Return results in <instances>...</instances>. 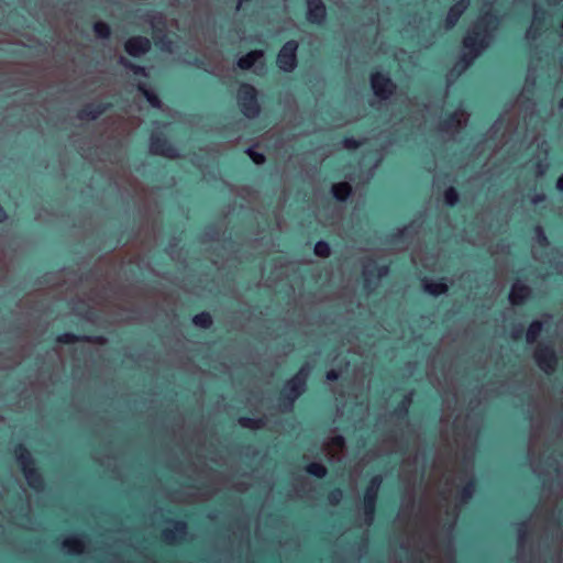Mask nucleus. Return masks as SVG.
<instances>
[{"instance_id": "cd10ccee", "label": "nucleus", "mask_w": 563, "mask_h": 563, "mask_svg": "<svg viewBox=\"0 0 563 563\" xmlns=\"http://www.w3.org/2000/svg\"><path fill=\"white\" fill-rule=\"evenodd\" d=\"M305 471L317 478H323L327 475V468L323 464L311 462L306 465Z\"/></svg>"}, {"instance_id": "7c9ffc66", "label": "nucleus", "mask_w": 563, "mask_h": 563, "mask_svg": "<svg viewBox=\"0 0 563 563\" xmlns=\"http://www.w3.org/2000/svg\"><path fill=\"white\" fill-rule=\"evenodd\" d=\"M120 64L123 65L125 68L130 69L135 76H143V77L147 76V71H146L145 67L134 64L124 57L120 58Z\"/></svg>"}, {"instance_id": "39448f33", "label": "nucleus", "mask_w": 563, "mask_h": 563, "mask_svg": "<svg viewBox=\"0 0 563 563\" xmlns=\"http://www.w3.org/2000/svg\"><path fill=\"white\" fill-rule=\"evenodd\" d=\"M388 264L379 265L375 258L368 256L363 260V289L372 292L378 285V282L389 274Z\"/></svg>"}, {"instance_id": "4be33fe9", "label": "nucleus", "mask_w": 563, "mask_h": 563, "mask_svg": "<svg viewBox=\"0 0 563 563\" xmlns=\"http://www.w3.org/2000/svg\"><path fill=\"white\" fill-rule=\"evenodd\" d=\"M154 42L157 48H159L162 52L170 53L173 49V41L166 33L158 34L155 32Z\"/></svg>"}, {"instance_id": "f704fd0d", "label": "nucleus", "mask_w": 563, "mask_h": 563, "mask_svg": "<svg viewBox=\"0 0 563 563\" xmlns=\"http://www.w3.org/2000/svg\"><path fill=\"white\" fill-rule=\"evenodd\" d=\"M411 402L410 396H406L404 400L396 407L395 415L399 418L407 416L408 406Z\"/></svg>"}, {"instance_id": "603ef678", "label": "nucleus", "mask_w": 563, "mask_h": 563, "mask_svg": "<svg viewBox=\"0 0 563 563\" xmlns=\"http://www.w3.org/2000/svg\"><path fill=\"white\" fill-rule=\"evenodd\" d=\"M542 23V19H540L538 15L534 16V25L538 26L539 24ZM538 27H536L537 30Z\"/></svg>"}, {"instance_id": "4c0bfd02", "label": "nucleus", "mask_w": 563, "mask_h": 563, "mask_svg": "<svg viewBox=\"0 0 563 563\" xmlns=\"http://www.w3.org/2000/svg\"><path fill=\"white\" fill-rule=\"evenodd\" d=\"M528 531H527V522H521L518 529V541L519 543H523L527 540Z\"/></svg>"}, {"instance_id": "a211bd4d", "label": "nucleus", "mask_w": 563, "mask_h": 563, "mask_svg": "<svg viewBox=\"0 0 563 563\" xmlns=\"http://www.w3.org/2000/svg\"><path fill=\"white\" fill-rule=\"evenodd\" d=\"M353 192L352 186L347 181L336 183L331 187V194L339 202H345Z\"/></svg>"}, {"instance_id": "423d86ee", "label": "nucleus", "mask_w": 563, "mask_h": 563, "mask_svg": "<svg viewBox=\"0 0 563 563\" xmlns=\"http://www.w3.org/2000/svg\"><path fill=\"white\" fill-rule=\"evenodd\" d=\"M298 42L292 38L283 44L276 57V64L280 70L284 73H292L296 69L298 65Z\"/></svg>"}, {"instance_id": "f257e3e1", "label": "nucleus", "mask_w": 563, "mask_h": 563, "mask_svg": "<svg viewBox=\"0 0 563 563\" xmlns=\"http://www.w3.org/2000/svg\"><path fill=\"white\" fill-rule=\"evenodd\" d=\"M498 24L499 16L495 12L488 11L463 37L462 44L465 52L456 64L461 66L462 70L470 67L482 52L488 47L492 32L497 29Z\"/></svg>"}, {"instance_id": "2f4dec72", "label": "nucleus", "mask_w": 563, "mask_h": 563, "mask_svg": "<svg viewBox=\"0 0 563 563\" xmlns=\"http://www.w3.org/2000/svg\"><path fill=\"white\" fill-rule=\"evenodd\" d=\"M313 253L318 257L327 258L331 254V246L327 241L320 240L314 244Z\"/></svg>"}, {"instance_id": "393cba45", "label": "nucleus", "mask_w": 563, "mask_h": 563, "mask_svg": "<svg viewBox=\"0 0 563 563\" xmlns=\"http://www.w3.org/2000/svg\"><path fill=\"white\" fill-rule=\"evenodd\" d=\"M95 35L100 40H108L111 36V27L103 21H97L92 25Z\"/></svg>"}, {"instance_id": "4468645a", "label": "nucleus", "mask_w": 563, "mask_h": 563, "mask_svg": "<svg viewBox=\"0 0 563 563\" xmlns=\"http://www.w3.org/2000/svg\"><path fill=\"white\" fill-rule=\"evenodd\" d=\"M55 341L59 344H73L77 342H87L95 344H103L104 338L101 335H78L73 332H64L56 336Z\"/></svg>"}, {"instance_id": "6e6d98bb", "label": "nucleus", "mask_w": 563, "mask_h": 563, "mask_svg": "<svg viewBox=\"0 0 563 563\" xmlns=\"http://www.w3.org/2000/svg\"><path fill=\"white\" fill-rule=\"evenodd\" d=\"M89 276H90V272H89V273H86V274L84 275V277H82V278H84V279H88V278H89Z\"/></svg>"}, {"instance_id": "2eb2a0df", "label": "nucleus", "mask_w": 563, "mask_h": 563, "mask_svg": "<svg viewBox=\"0 0 563 563\" xmlns=\"http://www.w3.org/2000/svg\"><path fill=\"white\" fill-rule=\"evenodd\" d=\"M531 294V288L518 280L511 286L509 300L514 306H520L523 305L528 298H530Z\"/></svg>"}, {"instance_id": "13d9d810", "label": "nucleus", "mask_w": 563, "mask_h": 563, "mask_svg": "<svg viewBox=\"0 0 563 563\" xmlns=\"http://www.w3.org/2000/svg\"><path fill=\"white\" fill-rule=\"evenodd\" d=\"M560 107L563 108V98L560 100Z\"/></svg>"}, {"instance_id": "3c124183", "label": "nucleus", "mask_w": 563, "mask_h": 563, "mask_svg": "<svg viewBox=\"0 0 563 563\" xmlns=\"http://www.w3.org/2000/svg\"><path fill=\"white\" fill-rule=\"evenodd\" d=\"M543 199H544V196L541 195V194H538V195L534 196L533 202L538 203V202L543 201Z\"/></svg>"}, {"instance_id": "a19ab883", "label": "nucleus", "mask_w": 563, "mask_h": 563, "mask_svg": "<svg viewBox=\"0 0 563 563\" xmlns=\"http://www.w3.org/2000/svg\"><path fill=\"white\" fill-rule=\"evenodd\" d=\"M468 3H470L468 0H460L456 3H454L452 7L457 8L459 13H461L463 15V13L465 12V10L468 7Z\"/></svg>"}, {"instance_id": "6e6552de", "label": "nucleus", "mask_w": 563, "mask_h": 563, "mask_svg": "<svg viewBox=\"0 0 563 563\" xmlns=\"http://www.w3.org/2000/svg\"><path fill=\"white\" fill-rule=\"evenodd\" d=\"M533 358L548 375L554 373L559 364V356L551 344L540 343L533 353Z\"/></svg>"}, {"instance_id": "1a4fd4ad", "label": "nucleus", "mask_w": 563, "mask_h": 563, "mask_svg": "<svg viewBox=\"0 0 563 563\" xmlns=\"http://www.w3.org/2000/svg\"><path fill=\"white\" fill-rule=\"evenodd\" d=\"M150 151L154 155L165 158H177L178 150L162 132H153L150 136Z\"/></svg>"}, {"instance_id": "e433bc0d", "label": "nucleus", "mask_w": 563, "mask_h": 563, "mask_svg": "<svg viewBox=\"0 0 563 563\" xmlns=\"http://www.w3.org/2000/svg\"><path fill=\"white\" fill-rule=\"evenodd\" d=\"M342 143L347 150H356L362 145L361 141L351 135L344 136Z\"/></svg>"}, {"instance_id": "f3484780", "label": "nucleus", "mask_w": 563, "mask_h": 563, "mask_svg": "<svg viewBox=\"0 0 563 563\" xmlns=\"http://www.w3.org/2000/svg\"><path fill=\"white\" fill-rule=\"evenodd\" d=\"M263 56H264V53L261 49L250 51L249 53H246L245 55L241 56L236 60V66L241 70H250L255 65V63L258 59H261Z\"/></svg>"}, {"instance_id": "37998d69", "label": "nucleus", "mask_w": 563, "mask_h": 563, "mask_svg": "<svg viewBox=\"0 0 563 563\" xmlns=\"http://www.w3.org/2000/svg\"><path fill=\"white\" fill-rule=\"evenodd\" d=\"M175 532L173 530H164L162 538L165 542L172 543L175 540Z\"/></svg>"}, {"instance_id": "dca6fc26", "label": "nucleus", "mask_w": 563, "mask_h": 563, "mask_svg": "<svg viewBox=\"0 0 563 563\" xmlns=\"http://www.w3.org/2000/svg\"><path fill=\"white\" fill-rule=\"evenodd\" d=\"M422 288L424 292L430 296L438 297L444 295L449 290V286L444 277H441L438 280H431L427 277L422 279Z\"/></svg>"}, {"instance_id": "c03bdc74", "label": "nucleus", "mask_w": 563, "mask_h": 563, "mask_svg": "<svg viewBox=\"0 0 563 563\" xmlns=\"http://www.w3.org/2000/svg\"><path fill=\"white\" fill-rule=\"evenodd\" d=\"M175 531L183 534L186 532L187 525L185 521L178 520L174 522Z\"/></svg>"}, {"instance_id": "c756f323", "label": "nucleus", "mask_w": 563, "mask_h": 563, "mask_svg": "<svg viewBox=\"0 0 563 563\" xmlns=\"http://www.w3.org/2000/svg\"><path fill=\"white\" fill-rule=\"evenodd\" d=\"M443 199L448 207L453 208L459 203L460 195L453 186H450L444 190Z\"/></svg>"}, {"instance_id": "72a5a7b5", "label": "nucleus", "mask_w": 563, "mask_h": 563, "mask_svg": "<svg viewBox=\"0 0 563 563\" xmlns=\"http://www.w3.org/2000/svg\"><path fill=\"white\" fill-rule=\"evenodd\" d=\"M246 154L256 165H263L266 162V156L263 153L253 150L252 147L246 151Z\"/></svg>"}, {"instance_id": "58836bf2", "label": "nucleus", "mask_w": 563, "mask_h": 563, "mask_svg": "<svg viewBox=\"0 0 563 563\" xmlns=\"http://www.w3.org/2000/svg\"><path fill=\"white\" fill-rule=\"evenodd\" d=\"M189 65L198 68V69H202L205 68L206 66V63H205V59L199 57V56H194L189 62H188Z\"/></svg>"}, {"instance_id": "0eeeda50", "label": "nucleus", "mask_w": 563, "mask_h": 563, "mask_svg": "<svg viewBox=\"0 0 563 563\" xmlns=\"http://www.w3.org/2000/svg\"><path fill=\"white\" fill-rule=\"evenodd\" d=\"M369 82L374 95L380 100H388L396 91V84L386 73L372 71Z\"/></svg>"}, {"instance_id": "473e14b6", "label": "nucleus", "mask_w": 563, "mask_h": 563, "mask_svg": "<svg viewBox=\"0 0 563 563\" xmlns=\"http://www.w3.org/2000/svg\"><path fill=\"white\" fill-rule=\"evenodd\" d=\"M461 16H462V14L459 13L457 8L450 7L446 18H445V26L448 29L454 27L457 24Z\"/></svg>"}, {"instance_id": "9d476101", "label": "nucleus", "mask_w": 563, "mask_h": 563, "mask_svg": "<svg viewBox=\"0 0 563 563\" xmlns=\"http://www.w3.org/2000/svg\"><path fill=\"white\" fill-rule=\"evenodd\" d=\"M382 476L380 475H374L364 492V498H363V505H364V512L369 518L373 519V516L375 514L376 509V503H377V496H378V488L382 484Z\"/></svg>"}, {"instance_id": "5fc2aeb1", "label": "nucleus", "mask_w": 563, "mask_h": 563, "mask_svg": "<svg viewBox=\"0 0 563 563\" xmlns=\"http://www.w3.org/2000/svg\"><path fill=\"white\" fill-rule=\"evenodd\" d=\"M243 3V0H236V9L239 10L240 7L242 5Z\"/></svg>"}, {"instance_id": "c85d7f7f", "label": "nucleus", "mask_w": 563, "mask_h": 563, "mask_svg": "<svg viewBox=\"0 0 563 563\" xmlns=\"http://www.w3.org/2000/svg\"><path fill=\"white\" fill-rule=\"evenodd\" d=\"M64 548H66L73 554H80L82 552V541L79 538L71 537L67 538L63 542Z\"/></svg>"}, {"instance_id": "f03ea898", "label": "nucleus", "mask_w": 563, "mask_h": 563, "mask_svg": "<svg viewBox=\"0 0 563 563\" xmlns=\"http://www.w3.org/2000/svg\"><path fill=\"white\" fill-rule=\"evenodd\" d=\"M308 373V366L303 365L291 378L285 383L278 397V405L283 411H291L297 399L306 391Z\"/></svg>"}, {"instance_id": "de8ad7c7", "label": "nucleus", "mask_w": 563, "mask_h": 563, "mask_svg": "<svg viewBox=\"0 0 563 563\" xmlns=\"http://www.w3.org/2000/svg\"><path fill=\"white\" fill-rule=\"evenodd\" d=\"M555 187L560 192H563V174L558 178Z\"/></svg>"}, {"instance_id": "9b49d317", "label": "nucleus", "mask_w": 563, "mask_h": 563, "mask_svg": "<svg viewBox=\"0 0 563 563\" xmlns=\"http://www.w3.org/2000/svg\"><path fill=\"white\" fill-rule=\"evenodd\" d=\"M307 5L306 20L309 24L322 26L327 19V7L322 0H305Z\"/></svg>"}, {"instance_id": "6ab92c4d", "label": "nucleus", "mask_w": 563, "mask_h": 563, "mask_svg": "<svg viewBox=\"0 0 563 563\" xmlns=\"http://www.w3.org/2000/svg\"><path fill=\"white\" fill-rule=\"evenodd\" d=\"M191 321L197 328L202 330H209L213 324L212 316L208 311H202L195 314Z\"/></svg>"}, {"instance_id": "20e7f679", "label": "nucleus", "mask_w": 563, "mask_h": 563, "mask_svg": "<svg viewBox=\"0 0 563 563\" xmlns=\"http://www.w3.org/2000/svg\"><path fill=\"white\" fill-rule=\"evenodd\" d=\"M236 99L238 106L245 118L252 120L258 117L261 112L258 91L253 85L242 82L239 87Z\"/></svg>"}, {"instance_id": "aec40b11", "label": "nucleus", "mask_w": 563, "mask_h": 563, "mask_svg": "<svg viewBox=\"0 0 563 563\" xmlns=\"http://www.w3.org/2000/svg\"><path fill=\"white\" fill-rule=\"evenodd\" d=\"M137 90L144 96L153 108H161L162 101L157 93L151 90L145 84H139Z\"/></svg>"}, {"instance_id": "a878e982", "label": "nucleus", "mask_w": 563, "mask_h": 563, "mask_svg": "<svg viewBox=\"0 0 563 563\" xmlns=\"http://www.w3.org/2000/svg\"><path fill=\"white\" fill-rule=\"evenodd\" d=\"M476 490V481L471 478L463 487L460 489V498L461 501L467 503L473 498L474 492Z\"/></svg>"}, {"instance_id": "a18cd8bd", "label": "nucleus", "mask_w": 563, "mask_h": 563, "mask_svg": "<svg viewBox=\"0 0 563 563\" xmlns=\"http://www.w3.org/2000/svg\"><path fill=\"white\" fill-rule=\"evenodd\" d=\"M332 442L336 446H342L344 444V438L342 435H336L333 438Z\"/></svg>"}, {"instance_id": "412c9836", "label": "nucleus", "mask_w": 563, "mask_h": 563, "mask_svg": "<svg viewBox=\"0 0 563 563\" xmlns=\"http://www.w3.org/2000/svg\"><path fill=\"white\" fill-rule=\"evenodd\" d=\"M543 330V323L539 320L532 321L526 332V341L534 343Z\"/></svg>"}, {"instance_id": "ea45409f", "label": "nucleus", "mask_w": 563, "mask_h": 563, "mask_svg": "<svg viewBox=\"0 0 563 563\" xmlns=\"http://www.w3.org/2000/svg\"><path fill=\"white\" fill-rule=\"evenodd\" d=\"M406 234H407V228H402L395 232H391L390 238L393 241H397V240L404 239L406 236Z\"/></svg>"}, {"instance_id": "49530a36", "label": "nucleus", "mask_w": 563, "mask_h": 563, "mask_svg": "<svg viewBox=\"0 0 563 563\" xmlns=\"http://www.w3.org/2000/svg\"><path fill=\"white\" fill-rule=\"evenodd\" d=\"M8 219V213L5 209L0 205V223L4 222Z\"/></svg>"}, {"instance_id": "5701e85b", "label": "nucleus", "mask_w": 563, "mask_h": 563, "mask_svg": "<svg viewBox=\"0 0 563 563\" xmlns=\"http://www.w3.org/2000/svg\"><path fill=\"white\" fill-rule=\"evenodd\" d=\"M238 422L242 428L251 430L261 429L265 424L264 418L255 419L247 416L240 417Z\"/></svg>"}, {"instance_id": "09e8293b", "label": "nucleus", "mask_w": 563, "mask_h": 563, "mask_svg": "<svg viewBox=\"0 0 563 563\" xmlns=\"http://www.w3.org/2000/svg\"><path fill=\"white\" fill-rule=\"evenodd\" d=\"M522 332H523L522 328H516V329H514L511 335H512V338L518 339V338H521Z\"/></svg>"}, {"instance_id": "864d4df0", "label": "nucleus", "mask_w": 563, "mask_h": 563, "mask_svg": "<svg viewBox=\"0 0 563 563\" xmlns=\"http://www.w3.org/2000/svg\"><path fill=\"white\" fill-rule=\"evenodd\" d=\"M409 560H411V561H419V562H421V561H422V559H421V558H417V556H415V555H411V556L409 558Z\"/></svg>"}, {"instance_id": "b1692460", "label": "nucleus", "mask_w": 563, "mask_h": 563, "mask_svg": "<svg viewBox=\"0 0 563 563\" xmlns=\"http://www.w3.org/2000/svg\"><path fill=\"white\" fill-rule=\"evenodd\" d=\"M111 238L115 239V245L123 244L126 245L134 236V230H117L113 231L111 234Z\"/></svg>"}, {"instance_id": "7ed1b4c3", "label": "nucleus", "mask_w": 563, "mask_h": 563, "mask_svg": "<svg viewBox=\"0 0 563 563\" xmlns=\"http://www.w3.org/2000/svg\"><path fill=\"white\" fill-rule=\"evenodd\" d=\"M14 455L27 485L35 492H42L45 488V478L40 468L35 466L30 450L23 443H18L14 446Z\"/></svg>"}, {"instance_id": "ddd939ff", "label": "nucleus", "mask_w": 563, "mask_h": 563, "mask_svg": "<svg viewBox=\"0 0 563 563\" xmlns=\"http://www.w3.org/2000/svg\"><path fill=\"white\" fill-rule=\"evenodd\" d=\"M113 107L111 102L107 101H98V102H90L85 104L79 111L77 112V118L79 120H97L100 115H102L104 112L110 110Z\"/></svg>"}, {"instance_id": "bb28decb", "label": "nucleus", "mask_w": 563, "mask_h": 563, "mask_svg": "<svg viewBox=\"0 0 563 563\" xmlns=\"http://www.w3.org/2000/svg\"><path fill=\"white\" fill-rule=\"evenodd\" d=\"M460 123L459 117L455 112L448 113L439 124L440 130L449 131L453 128H456Z\"/></svg>"}, {"instance_id": "c9c22d12", "label": "nucleus", "mask_w": 563, "mask_h": 563, "mask_svg": "<svg viewBox=\"0 0 563 563\" xmlns=\"http://www.w3.org/2000/svg\"><path fill=\"white\" fill-rule=\"evenodd\" d=\"M342 496H343L342 489L340 487H334L333 489H331L329 492L327 498H328L330 504L336 505L341 500Z\"/></svg>"}, {"instance_id": "f8f14e48", "label": "nucleus", "mask_w": 563, "mask_h": 563, "mask_svg": "<svg viewBox=\"0 0 563 563\" xmlns=\"http://www.w3.org/2000/svg\"><path fill=\"white\" fill-rule=\"evenodd\" d=\"M151 48L152 43L150 38L142 35L132 36L124 43L125 53L133 58H140L141 56L147 54Z\"/></svg>"}, {"instance_id": "8fccbe9b", "label": "nucleus", "mask_w": 563, "mask_h": 563, "mask_svg": "<svg viewBox=\"0 0 563 563\" xmlns=\"http://www.w3.org/2000/svg\"><path fill=\"white\" fill-rule=\"evenodd\" d=\"M537 230H538V232H539L540 240H541L542 242H544V243H545V242H548V239H547L545 234L543 233L542 229H541V228H537Z\"/></svg>"}, {"instance_id": "4d7b16f0", "label": "nucleus", "mask_w": 563, "mask_h": 563, "mask_svg": "<svg viewBox=\"0 0 563 563\" xmlns=\"http://www.w3.org/2000/svg\"><path fill=\"white\" fill-rule=\"evenodd\" d=\"M86 312H87V313H91V312H92L91 308H89V307H88V308L86 309Z\"/></svg>"}, {"instance_id": "79ce46f5", "label": "nucleus", "mask_w": 563, "mask_h": 563, "mask_svg": "<svg viewBox=\"0 0 563 563\" xmlns=\"http://www.w3.org/2000/svg\"><path fill=\"white\" fill-rule=\"evenodd\" d=\"M325 378L329 382H336L340 378V372L336 369H330L325 373Z\"/></svg>"}]
</instances>
